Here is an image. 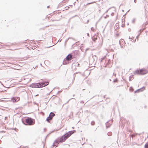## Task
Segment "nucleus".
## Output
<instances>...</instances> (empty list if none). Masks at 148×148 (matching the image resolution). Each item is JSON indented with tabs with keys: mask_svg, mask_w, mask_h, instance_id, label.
<instances>
[{
	"mask_svg": "<svg viewBox=\"0 0 148 148\" xmlns=\"http://www.w3.org/2000/svg\"><path fill=\"white\" fill-rule=\"evenodd\" d=\"M109 15H107L106 16H105V17H104V18H106L107 17H109Z\"/></svg>",
	"mask_w": 148,
	"mask_h": 148,
	"instance_id": "cd10ccee",
	"label": "nucleus"
},
{
	"mask_svg": "<svg viewBox=\"0 0 148 148\" xmlns=\"http://www.w3.org/2000/svg\"><path fill=\"white\" fill-rule=\"evenodd\" d=\"M136 39H135V40H134V41H133V42H135L136 41Z\"/></svg>",
	"mask_w": 148,
	"mask_h": 148,
	"instance_id": "c9c22d12",
	"label": "nucleus"
},
{
	"mask_svg": "<svg viewBox=\"0 0 148 148\" xmlns=\"http://www.w3.org/2000/svg\"><path fill=\"white\" fill-rule=\"evenodd\" d=\"M49 84L48 81L44 82L41 83H36V88H42L48 85Z\"/></svg>",
	"mask_w": 148,
	"mask_h": 148,
	"instance_id": "20e7f679",
	"label": "nucleus"
},
{
	"mask_svg": "<svg viewBox=\"0 0 148 148\" xmlns=\"http://www.w3.org/2000/svg\"><path fill=\"white\" fill-rule=\"evenodd\" d=\"M70 6H71V7L72 6V5H71Z\"/></svg>",
	"mask_w": 148,
	"mask_h": 148,
	"instance_id": "09e8293b",
	"label": "nucleus"
},
{
	"mask_svg": "<svg viewBox=\"0 0 148 148\" xmlns=\"http://www.w3.org/2000/svg\"><path fill=\"white\" fill-rule=\"evenodd\" d=\"M135 18H133L132 20V23H134L135 22Z\"/></svg>",
	"mask_w": 148,
	"mask_h": 148,
	"instance_id": "4be33fe9",
	"label": "nucleus"
},
{
	"mask_svg": "<svg viewBox=\"0 0 148 148\" xmlns=\"http://www.w3.org/2000/svg\"><path fill=\"white\" fill-rule=\"evenodd\" d=\"M105 58H106V57H104L103 58H102L101 59L103 60H104Z\"/></svg>",
	"mask_w": 148,
	"mask_h": 148,
	"instance_id": "b1692460",
	"label": "nucleus"
},
{
	"mask_svg": "<svg viewBox=\"0 0 148 148\" xmlns=\"http://www.w3.org/2000/svg\"><path fill=\"white\" fill-rule=\"evenodd\" d=\"M127 24L128 25H129V23H127Z\"/></svg>",
	"mask_w": 148,
	"mask_h": 148,
	"instance_id": "49530a36",
	"label": "nucleus"
},
{
	"mask_svg": "<svg viewBox=\"0 0 148 148\" xmlns=\"http://www.w3.org/2000/svg\"><path fill=\"white\" fill-rule=\"evenodd\" d=\"M145 29V28H144L143 29H140L139 30L138 32L139 33V34H141V33L143 32Z\"/></svg>",
	"mask_w": 148,
	"mask_h": 148,
	"instance_id": "2eb2a0df",
	"label": "nucleus"
},
{
	"mask_svg": "<svg viewBox=\"0 0 148 148\" xmlns=\"http://www.w3.org/2000/svg\"><path fill=\"white\" fill-rule=\"evenodd\" d=\"M30 86L32 88H36V83L32 84L30 85Z\"/></svg>",
	"mask_w": 148,
	"mask_h": 148,
	"instance_id": "ddd939ff",
	"label": "nucleus"
},
{
	"mask_svg": "<svg viewBox=\"0 0 148 148\" xmlns=\"http://www.w3.org/2000/svg\"><path fill=\"white\" fill-rule=\"evenodd\" d=\"M69 61H67V60H66V58L64 60L63 62V64H68L69 63Z\"/></svg>",
	"mask_w": 148,
	"mask_h": 148,
	"instance_id": "9b49d317",
	"label": "nucleus"
},
{
	"mask_svg": "<svg viewBox=\"0 0 148 148\" xmlns=\"http://www.w3.org/2000/svg\"><path fill=\"white\" fill-rule=\"evenodd\" d=\"M145 108H146V106H145Z\"/></svg>",
	"mask_w": 148,
	"mask_h": 148,
	"instance_id": "8fccbe9b",
	"label": "nucleus"
},
{
	"mask_svg": "<svg viewBox=\"0 0 148 148\" xmlns=\"http://www.w3.org/2000/svg\"><path fill=\"white\" fill-rule=\"evenodd\" d=\"M92 40L94 41H95V40H97V38H95V37H93L92 38Z\"/></svg>",
	"mask_w": 148,
	"mask_h": 148,
	"instance_id": "aec40b11",
	"label": "nucleus"
},
{
	"mask_svg": "<svg viewBox=\"0 0 148 148\" xmlns=\"http://www.w3.org/2000/svg\"><path fill=\"white\" fill-rule=\"evenodd\" d=\"M70 38H71L72 39H73V38L71 37H69V38L67 39H66V40H65V44L66 43L67 41H68V40H69V39H70Z\"/></svg>",
	"mask_w": 148,
	"mask_h": 148,
	"instance_id": "6ab92c4d",
	"label": "nucleus"
},
{
	"mask_svg": "<svg viewBox=\"0 0 148 148\" xmlns=\"http://www.w3.org/2000/svg\"><path fill=\"white\" fill-rule=\"evenodd\" d=\"M140 35V34H138V35L136 36V38L137 39L139 37V36Z\"/></svg>",
	"mask_w": 148,
	"mask_h": 148,
	"instance_id": "393cba45",
	"label": "nucleus"
},
{
	"mask_svg": "<svg viewBox=\"0 0 148 148\" xmlns=\"http://www.w3.org/2000/svg\"><path fill=\"white\" fill-rule=\"evenodd\" d=\"M17 99H16L15 97H13L11 99V100L13 102H15L17 101Z\"/></svg>",
	"mask_w": 148,
	"mask_h": 148,
	"instance_id": "f8f14e48",
	"label": "nucleus"
},
{
	"mask_svg": "<svg viewBox=\"0 0 148 148\" xmlns=\"http://www.w3.org/2000/svg\"><path fill=\"white\" fill-rule=\"evenodd\" d=\"M58 142L59 141H58V140H55L53 143V144L51 146V148H53L55 146V144H57V145H58L59 144Z\"/></svg>",
	"mask_w": 148,
	"mask_h": 148,
	"instance_id": "6e6552de",
	"label": "nucleus"
},
{
	"mask_svg": "<svg viewBox=\"0 0 148 148\" xmlns=\"http://www.w3.org/2000/svg\"><path fill=\"white\" fill-rule=\"evenodd\" d=\"M114 13L112 12V13H111V15L112 16H113L114 15Z\"/></svg>",
	"mask_w": 148,
	"mask_h": 148,
	"instance_id": "bb28decb",
	"label": "nucleus"
},
{
	"mask_svg": "<svg viewBox=\"0 0 148 148\" xmlns=\"http://www.w3.org/2000/svg\"><path fill=\"white\" fill-rule=\"evenodd\" d=\"M55 116V114H54L52 112H51L49 116L50 117V119H52L53 117Z\"/></svg>",
	"mask_w": 148,
	"mask_h": 148,
	"instance_id": "1a4fd4ad",
	"label": "nucleus"
},
{
	"mask_svg": "<svg viewBox=\"0 0 148 148\" xmlns=\"http://www.w3.org/2000/svg\"><path fill=\"white\" fill-rule=\"evenodd\" d=\"M38 94H37V95H36V96H38Z\"/></svg>",
	"mask_w": 148,
	"mask_h": 148,
	"instance_id": "c03bdc74",
	"label": "nucleus"
},
{
	"mask_svg": "<svg viewBox=\"0 0 148 148\" xmlns=\"http://www.w3.org/2000/svg\"><path fill=\"white\" fill-rule=\"evenodd\" d=\"M73 97H74V95H73Z\"/></svg>",
	"mask_w": 148,
	"mask_h": 148,
	"instance_id": "3c124183",
	"label": "nucleus"
},
{
	"mask_svg": "<svg viewBox=\"0 0 148 148\" xmlns=\"http://www.w3.org/2000/svg\"><path fill=\"white\" fill-rule=\"evenodd\" d=\"M61 91H58V94H59L60 93V92H61Z\"/></svg>",
	"mask_w": 148,
	"mask_h": 148,
	"instance_id": "2f4dec72",
	"label": "nucleus"
},
{
	"mask_svg": "<svg viewBox=\"0 0 148 148\" xmlns=\"http://www.w3.org/2000/svg\"><path fill=\"white\" fill-rule=\"evenodd\" d=\"M103 61V60H101V61H100V64H101V62H102Z\"/></svg>",
	"mask_w": 148,
	"mask_h": 148,
	"instance_id": "7c9ffc66",
	"label": "nucleus"
},
{
	"mask_svg": "<svg viewBox=\"0 0 148 148\" xmlns=\"http://www.w3.org/2000/svg\"><path fill=\"white\" fill-rule=\"evenodd\" d=\"M75 132V131L74 130L69 131L62 136L60 138H58L56 140H58V141H59L58 144L60 142L62 143L64 142Z\"/></svg>",
	"mask_w": 148,
	"mask_h": 148,
	"instance_id": "f257e3e1",
	"label": "nucleus"
},
{
	"mask_svg": "<svg viewBox=\"0 0 148 148\" xmlns=\"http://www.w3.org/2000/svg\"><path fill=\"white\" fill-rule=\"evenodd\" d=\"M76 3V2H75L74 3H73V4L74 5H75V3Z\"/></svg>",
	"mask_w": 148,
	"mask_h": 148,
	"instance_id": "4c0bfd02",
	"label": "nucleus"
},
{
	"mask_svg": "<svg viewBox=\"0 0 148 148\" xmlns=\"http://www.w3.org/2000/svg\"><path fill=\"white\" fill-rule=\"evenodd\" d=\"M74 99V98H71V99Z\"/></svg>",
	"mask_w": 148,
	"mask_h": 148,
	"instance_id": "de8ad7c7",
	"label": "nucleus"
},
{
	"mask_svg": "<svg viewBox=\"0 0 148 148\" xmlns=\"http://www.w3.org/2000/svg\"><path fill=\"white\" fill-rule=\"evenodd\" d=\"M134 1L135 3H136V0H134Z\"/></svg>",
	"mask_w": 148,
	"mask_h": 148,
	"instance_id": "473e14b6",
	"label": "nucleus"
},
{
	"mask_svg": "<svg viewBox=\"0 0 148 148\" xmlns=\"http://www.w3.org/2000/svg\"><path fill=\"white\" fill-rule=\"evenodd\" d=\"M25 122L26 125H34L35 123L34 119L30 117H28L25 119Z\"/></svg>",
	"mask_w": 148,
	"mask_h": 148,
	"instance_id": "7ed1b4c3",
	"label": "nucleus"
},
{
	"mask_svg": "<svg viewBox=\"0 0 148 148\" xmlns=\"http://www.w3.org/2000/svg\"><path fill=\"white\" fill-rule=\"evenodd\" d=\"M1 140H0V144L1 143Z\"/></svg>",
	"mask_w": 148,
	"mask_h": 148,
	"instance_id": "37998d69",
	"label": "nucleus"
},
{
	"mask_svg": "<svg viewBox=\"0 0 148 148\" xmlns=\"http://www.w3.org/2000/svg\"><path fill=\"white\" fill-rule=\"evenodd\" d=\"M95 123V122L94 121H92L91 123V125H94Z\"/></svg>",
	"mask_w": 148,
	"mask_h": 148,
	"instance_id": "412c9836",
	"label": "nucleus"
},
{
	"mask_svg": "<svg viewBox=\"0 0 148 148\" xmlns=\"http://www.w3.org/2000/svg\"><path fill=\"white\" fill-rule=\"evenodd\" d=\"M145 148H148V142L145 144Z\"/></svg>",
	"mask_w": 148,
	"mask_h": 148,
	"instance_id": "a211bd4d",
	"label": "nucleus"
},
{
	"mask_svg": "<svg viewBox=\"0 0 148 148\" xmlns=\"http://www.w3.org/2000/svg\"><path fill=\"white\" fill-rule=\"evenodd\" d=\"M145 89V88L144 87H143V88H141L140 89H138L137 90H136L135 92V93H136L138 92H139L140 91H143L144 89Z\"/></svg>",
	"mask_w": 148,
	"mask_h": 148,
	"instance_id": "9d476101",
	"label": "nucleus"
},
{
	"mask_svg": "<svg viewBox=\"0 0 148 148\" xmlns=\"http://www.w3.org/2000/svg\"><path fill=\"white\" fill-rule=\"evenodd\" d=\"M112 134V133L111 132H109L108 133L107 135L109 136H111Z\"/></svg>",
	"mask_w": 148,
	"mask_h": 148,
	"instance_id": "f3484780",
	"label": "nucleus"
},
{
	"mask_svg": "<svg viewBox=\"0 0 148 148\" xmlns=\"http://www.w3.org/2000/svg\"><path fill=\"white\" fill-rule=\"evenodd\" d=\"M113 75L115 76L116 75V74H115L114 73H113Z\"/></svg>",
	"mask_w": 148,
	"mask_h": 148,
	"instance_id": "e433bc0d",
	"label": "nucleus"
},
{
	"mask_svg": "<svg viewBox=\"0 0 148 148\" xmlns=\"http://www.w3.org/2000/svg\"><path fill=\"white\" fill-rule=\"evenodd\" d=\"M88 48H87L86 49V51H87V50H88Z\"/></svg>",
	"mask_w": 148,
	"mask_h": 148,
	"instance_id": "58836bf2",
	"label": "nucleus"
},
{
	"mask_svg": "<svg viewBox=\"0 0 148 148\" xmlns=\"http://www.w3.org/2000/svg\"><path fill=\"white\" fill-rule=\"evenodd\" d=\"M91 3H88V4H91Z\"/></svg>",
	"mask_w": 148,
	"mask_h": 148,
	"instance_id": "79ce46f5",
	"label": "nucleus"
},
{
	"mask_svg": "<svg viewBox=\"0 0 148 148\" xmlns=\"http://www.w3.org/2000/svg\"><path fill=\"white\" fill-rule=\"evenodd\" d=\"M91 29L92 30V28H91Z\"/></svg>",
	"mask_w": 148,
	"mask_h": 148,
	"instance_id": "a18cd8bd",
	"label": "nucleus"
},
{
	"mask_svg": "<svg viewBox=\"0 0 148 148\" xmlns=\"http://www.w3.org/2000/svg\"><path fill=\"white\" fill-rule=\"evenodd\" d=\"M97 59V57L95 55L92 56V58H91L90 60V62L91 61L92 62L95 61V59Z\"/></svg>",
	"mask_w": 148,
	"mask_h": 148,
	"instance_id": "0eeeda50",
	"label": "nucleus"
},
{
	"mask_svg": "<svg viewBox=\"0 0 148 148\" xmlns=\"http://www.w3.org/2000/svg\"><path fill=\"white\" fill-rule=\"evenodd\" d=\"M58 145L57 144H55V146H56V147H58Z\"/></svg>",
	"mask_w": 148,
	"mask_h": 148,
	"instance_id": "f704fd0d",
	"label": "nucleus"
},
{
	"mask_svg": "<svg viewBox=\"0 0 148 148\" xmlns=\"http://www.w3.org/2000/svg\"><path fill=\"white\" fill-rule=\"evenodd\" d=\"M113 122V120H110L108 121L106 123V128H108L112 124Z\"/></svg>",
	"mask_w": 148,
	"mask_h": 148,
	"instance_id": "39448f33",
	"label": "nucleus"
},
{
	"mask_svg": "<svg viewBox=\"0 0 148 148\" xmlns=\"http://www.w3.org/2000/svg\"><path fill=\"white\" fill-rule=\"evenodd\" d=\"M87 36H89V34L88 33H87Z\"/></svg>",
	"mask_w": 148,
	"mask_h": 148,
	"instance_id": "72a5a7b5",
	"label": "nucleus"
},
{
	"mask_svg": "<svg viewBox=\"0 0 148 148\" xmlns=\"http://www.w3.org/2000/svg\"><path fill=\"white\" fill-rule=\"evenodd\" d=\"M130 10H128L127 12H129Z\"/></svg>",
	"mask_w": 148,
	"mask_h": 148,
	"instance_id": "a19ab883",
	"label": "nucleus"
},
{
	"mask_svg": "<svg viewBox=\"0 0 148 148\" xmlns=\"http://www.w3.org/2000/svg\"><path fill=\"white\" fill-rule=\"evenodd\" d=\"M52 119H50V117L49 116L47 118L46 121L48 122H49L50 121L52 120Z\"/></svg>",
	"mask_w": 148,
	"mask_h": 148,
	"instance_id": "4468645a",
	"label": "nucleus"
},
{
	"mask_svg": "<svg viewBox=\"0 0 148 148\" xmlns=\"http://www.w3.org/2000/svg\"><path fill=\"white\" fill-rule=\"evenodd\" d=\"M148 71L145 69H143L140 70H136L134 73V75H144L148 73Z\"/></svg>",
	"mask_w": 148,
	"mask_h": 148,
	"instance_id": "f03ea898",
	"label": "nucleus"
},
{
	"mask_svg": "<svg viewBox=\"0 0 148 148\" xmlns=\"http://www.w3.org/2000/svg\"><path fill=\"white\" fill-rule=\"evenodd\" d=\"M5 132V131H0V133Z\"/></svg>",
	"mask_w": 148,
	"mask_h": 148,
	"instance_id": "c756f323",
	"label": "nucleus"
},
{
	"mask_svg": "<svg viewBox=\"0 0 148 148\" xmlns=\"http://www.w3.org/2000/svg\"><path fill=\"white\" fill-rule=\"evenodd\" d=\"M72 58V55L71 54H69L66 57V60L68 61H69Z\"/></svg>",
	"mask_w": 148,
	"mask_h": 148,
	"instance_id": "423d86ee",
	"label": "nucleus"
},
{
	"mask_svg": "<svg viewBox=\"0 0 148 148\" xmlns=\"http://www.w3.org/2000/svg\"><path fill=\"white\" fill-rule=\"evenodd\" d=\"M133 37H129V39H131V40H132V39L133 38Z\"/></svg>",
	"mask_w": 148,
	"mask_h": 148,
	"instance_id": "a878e982",
	"label": "nucleus"
},
{
	"mask_svg": "<svg viewBox=\"0 0 148 148\" xmlns=\"http://www.w3.org/2000/svg\"><path fill=\"white\" fill-rule=\"evenodd\" d=\"M80 102L81 103H84V102L83 101H80Z\"/></svg>",
	"mask_w": 148,
	"mask_h": 148,
	"instance_id": "c85d7f7f",
	"label": "nucleus"
},
{
	"mask_svg": "<svg viewBox=\"0 0 148 148\" xmlns=\"http://www.w3.org/2000/svg\"><path fill=\"white\" fill-rule=\"evenodd\" d=\"M117 81H118V79H114V80L113 82H117Z\"/></svg>",
	"mask_w": 148,
	"mask_h": 148,
	"instance_id": "5701e85b",
	"label": "nucleus"
},
{
	"mask_svg": "<svg viewBox=\"0 0 148 148\" xmlns=\"http://www.w3.org/2000/svg\"><path fill=\"white\" fill-rule=\"evenodd\" d=\"M49 6H47V8H49Z\"/></svg>",
	"mask_w": 148,
	"mask_h": 148,
	"instance_id": "ea45409f",
	"label": "nucleus"
},
{
	"mask_svg": "<svg viewBox=\"0 0 148 148\" xmlns=\"http://www.w3.org/2000/svg\"><path fill=\"white\" fill-rule=\"evenodd\" d=\"M133 75H131L129 77V81H130L132 80V79H133Z\"/></svg>",
	"mask_w": 148,
	"mask_h": 148,
	"instance_id": "dca6fc26",
	"label": "nucleus"
}]
</instances>
